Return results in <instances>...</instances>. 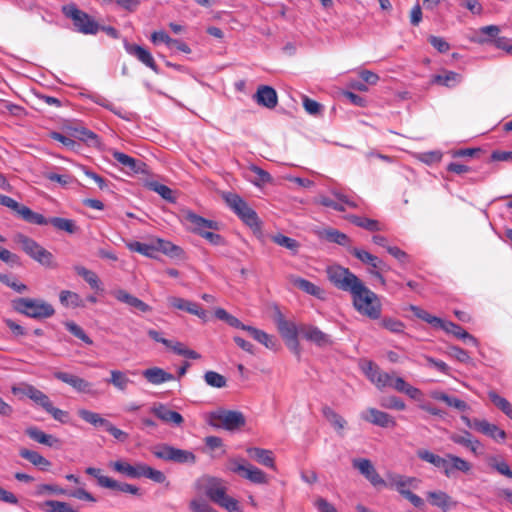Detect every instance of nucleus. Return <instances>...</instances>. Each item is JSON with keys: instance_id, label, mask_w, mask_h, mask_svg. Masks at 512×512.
Masks as SVG:
<instances>
[{"instance_id": "obj_1", "label": "nucleus", "mask_w": 512, "mask_h": 512, "mask_svg": "<svg viewBox=\"0 0 512 512\" xmlns=\"http://www.w3.org/2000/svg\"><path fill=\"white\" fill-rule=\"evenodd\" d=\"M205 495L216 505L228 512H242L239 502L227 494L225 482L217 477L204 476L199 480Z\"/></svg>"}, {"instance_id": "obj_2", "label": "nucleus", "mask_w": 512, "mask_h": 512, "mask_svg": "<svg viewBox=\"0 0 512 512\" xmlns=\"http://www.w3.org/2000/svg\"><path fill=\"white\" fill-rule=\"evenodd\" d=\"M354 309L362 316L377 320L382 314V303L379 296L362 282L352 293Z\"/></svg>"}, {"instance_id": "obj_3", "label": "nucleus", "mask_w": 512, "mask_h": 512, "mask_svg": "<svg viewBox=\"0 0 512 512\" xmlns=\"http://www.w3.org/2000/svg\"><path fill=\"white\" fill-rule=\"evenodd\" d=\"M12 307L16 312L36 320L48 319L55 314L53 305L40 298H16L12 300Z\"/></svg>"}, {"instance_id": "obj_4", "label": "nucleus", "mask_w": 512, "mask_h": 512, "mask_svg": "<svg viewBox=\"0 0 512 512\" xmlns=\"http://www.w3.org/2000/svg\"><path fill=\"white\" fill-rule=\"evenodd\" d=\"M109 466L119 474L132 479L145 477L156 483H163L166 479L161 471L141 463L133 465L126 460H117L110 462Z\"/></svg>"}, {"instance_id": "obj_5", "label": "nucleus", "mask_w": 512, "mask_h": 512, "mask_svg": "<svg viewBox=\"0 0 512 512\" xmlns=\"http://www.w3.org/2000/svg\"><path fill=\"white\" fill-rule=\"evenodd\" d=\"M207 422L215 428L236 431L245 426L246 419L240 411L219 408L208 414Z\"/></svg>"}, {"instance_id": "obj_6", "label": "nucleus", "mask_w": 512, "mask_h": 512, "mask_svg": "<svg viewBox=\"0 0 512 512\" xmlns=\"http://www.w3.org/2000/svg\"><path fill=\"white\" fill-rule=\"evenodd\" d=\"M328 280L339 290L350 294L362 283V281L348 268L333 264L326 269Z\"/></svg>"}, {"instance_id": "obj_7", "label": "nucleus", "mask_w": 512, "mask_h": 512, "mask_svg": "<svg viewBox=\"0 0 512 512\" xmlns=\"http://www.w3.org/2000/svg\"><path fill=\"white\" fill-rule=\"evenodd\" d=\"M14 241L21 246L23 251L32 259L47 267H55L54 257L51 252L42 247L34 239L18 233L14 237Z\"/></svg>"}, {"instance_id": "obj_8", "label": "nucleus", "mask_w": 512, "mask_h": 512, "mask_svg": "<svg viewBox=\"0 0 512 512\" xmlns=\"http://www.w3.org/2000/svg\"><path fill=\"white\" fill-rule=\"evenodd\" d=\"M63 14L73 21L76 30L82 34H96L100 25L86 12L77 8L75 4H68L62 8Z\"/></svg>"}, {"instance_id": "obj_9", "label": "nucleus", "mask_w": 512, "mask_h": 512, "mask_svg": "<svg viewBox=\"0 0 512 512\" xmlns=\"http://www.w3.org/2000/svg\"><path fill=\"white\" fill-rule=\"evenodd\" d=\"M274 321L278 332L285 341L287 347L296 355L300 354V345L298 341L299 327L292 322L285 319L281 311L277 310L274 315Z\"/></svg>"}, {"instance_id": "obj_10", "label": "nucleus", "mask_w": 512, "mask_h": 512, "mask_svg": "<svg viewBox=\"0 0 512 512\" xmlns=\"http://www.w3.org/2000/svg\"><path fill=\"white\" fill-rule=\"evenodd\" d=\"M226 468L234 473H237L241 477L256 483V484H265L267 483L266 475L257 467L248 463L245 459L233 458L230 459Z\"/></svg>"}, {"instance_id": "obj_11", "label": "nucleus", "mask_w": 512, "mask_h": 512, "mask_svg": "<svg viewBox=\"0 0 512 512\" xmlns=\"http://www.w3.org/2000/svg\"><path fill=\"white\" fill-rule=\"evenodd\" d=\"M228 206L250 227H258L256 212L237 194L228 193L225 196Z\"/></svg>"}, {"instance_id": "obj_12", "label": "nucleus", "mask_w": 512, "mask_h": 512, "mask_svg": "<svg viewBox=\"0 0 512 512\" xmlns=\"http://www.w3.org/2000/svg\"><path fill=\"white\" fill-rule=\"evenodd\" d=\"M0 204L15 212L28 223L36 225H44L46 223V218L42 214L32 211L29 207L18 203L9 196L0 194Z\"/></svg>"}, {"instance_id": "obj_13", "label": "nucleus", "mask_w": 512, "mask_h": 512, "mask_svg": "<svg viewBox=\"0 0 512 512\" xmlns=\"http://www.w3.org/2000/svg\"><path fill=\"white\" fill-rule=\"evenodd\" d=\"M353 467L356 468L375 488H384L388 483L376 471L368 459H354Z\"/></svg>"}, {"instance_id": "obj_14", "label": "nucleus", "mask_w": 512, "mask_h": 512, "mask_svg": "<svg viewBox=\"0 0 512 512\" xmlns=\"http://www.w3.org/2000/svg\"><path fill=\"white\" fill-rule=\"evenodd\" d=\"M53 377L68 384L79 393L94 394L93 384L77 375L62 371L53 372Z\"/></svg>"}, {"instance_id": "obj_15", "label": "nucleus", "mask_w": 512, "mask_h": 512, "mask_svg": "<svg viewBox=\"0 0 512 512\" xmlns=\"http://www.w3.org/2000/svg\"><path fill=\"white\" fill-rule=\"evenodd\" d=\"M299 332L304 339L314 343L318 347H326L332 344L331 336L314 325L301 324L299 326Z\"/></svg>"}, {"instance_id": "obj_16", "label": "nucleus", "mask_w": 512, "mask_h": 512, "mask_svg": "<svg viewBox=\"0 0 512 512\" xmlns=\"http://www.w3.org/2000/svg\"><path fill=\"white\" fill-rule=\"evenodd\" d=\"M184 219L189 229L200 236H203L208 230H218L219 228L217 222L205 219L193 212H187Z\"/></svg>"}, {"instance_id": "obj_17", "label": "nucleus", "mask_w": 512, "mask_h": 512, "mask_svg": "<svg viewBox=\"0 0 512 512\" xmlns=\"http://www.w3.org/2000/svg\"><path fill=\"white\" fill-rule=\"evenodd\" d=\"M12 392L14 394H23L30 398L35 404L42 407L45 411L50 408L52 404L50 398L32 385H24L23 387H13Z\"/></svg>"}, {"instance_id": "obj_18", "label": "nucleus", "mask_w": 512, "mask_h": 512, "mask_svg": "<svg viewBox=\"0 0 512 512\" xmlns=\"http://www.w3.org/2000/svg\"><path fill=\"white\" fill-rule=\"evenodd\" d=\"M155 456L165 461L180 464H193L195 462V456L190 450H156Z\"/></svg>"}, {"instance_id": "obj_19", "label": "nucleus", "mask_w": 512, "mask_h": 512, "mask_svg": "<svg viewBox=\"0 0 512 512\" xmlns=\"http://www.w3.org/2000/svg\"><path fill=\"white\" fill-rule=\"evenodd\" d=\"M361 419L383 428H389L395 425V421L392 416L375 408H368L361 412Z\"/></svg>"}, {"instance_id": "obj_20", "label": "nucleus", "mask_w": 512, "mask_h": 512, "mask_svg": "<svg viewBox=\"0 0 512 512\" xmlns=\"http://www.w3.org/2000/svg\"><path fill=\"white\" fill-rule=\"evenodd\" d=\"M124 48L128 54L136 57L140 62L152 69L155 73L159 72L158 66L155 63L152 54L147 49L140 45L130 44L128 42H125Z\"/></svg>"}, {"instance_id": "obj_21", "label": "nucleus", "mask_w": 512, "mask_h": 512, "mask_svg": "<svg viewBox=\"0 0 512 512\" xmlns=\"http://www.w3.org/2000/svg\"><path fill=\"white\" fill-rule=\"evenodd\" d=\"M151 410L152 413L164 423L180 426L184 421L180 413L169 409L164 404H155Z\"/></svg>"}, {"instance_id": "obj_22", "label": "nucleus", "mask_w": 512, "mask_h": 512, "mask_svg": "<svg viewBox=\"0 0 512 512\" xmlns=\"http://www.w3.org/2000/svg\"><path fill=\"white\" fill-rule=\"evenodd\" d=\"M385 481L388 483L387 487H395L396 490L402 496H405L406 493L409 492L407 487H411V486L415 487L416 486L415 484L418 483V480L416 478L405 477V476L390 473V472L386 474Z\"/></svg>"}, {"instance_id": "obj_23", "label": "nucleus", "mask_w": 512, "mask_h": 512, "mask_svg": "<svg viewBox=\"0 0 512 512\" xmlns=\"http://www.w3.org/2000/svg\"><path fill=\"white\" fill-rule=\"evenodd\" d=\"M112 295L122 303H125L129 305L130 307H133L143 313L151 311V307L140 300L139 298L131 295L124 289H116L112 291Z\"/></svg>"}, {"instance_id": "obj_24", "label": "nucleus", "mask_w": 512, "mask_h": 512, "mask_svg": "<svg viewBox=\"0 0 512 512\" xmlns=\"http://www.w3.org/2000/svg\"><path fill=\"white\" fill-rule=\"evenodd\" d=\"M438 328L444 330L448 334H452L455 337L468 342L473 346H478V341L474 336L466 332L461 326L451 321H445L441 319V323H439Z\"/></svg>"}, {"instance_id": "obj_25", "label": "nucleus", "mask_w": 512, "mask_h": 512, "mask_svg": "<svg viewBox=\"0 0 512 512\" xmlns=\"http://www.w3.org/2000/svg\"><path fill=\"white\" fill-rule=\"evenodd\" d=\"M255 101L266 108L272 109L278 103L277 93L274 88L266 85L259 86L254 95Z\"/></svg>"}, {"instance_id": "obj_26", "label": "nucleus", "mask_w": 512, "mask_h": 512, "mask_svg": "<svg viewBox=\"0 0 512 512\" xmlns=\"http://www.w3.org/2000/svg\"><path fill=\"white\" fill-rule=\"evenodd\" d=\"M142 376L153 385H160L165 382L173 381L174 375L166 372L160 367H151L142 371Z\"/></svg>"}, {"instance_id": "obj_27", "label": "nucleus", "mask_w": 512, "mask_h": 512, "mask_svg": "<svg viewBox=\"0 0 512 512\" xmlns=\"http://www.w3.org/2000/svg\"><path fill=\"white\" fill-rule=\"evenodd\" d=\"M469 426L495 440H503L505 437V432L502 429L486 420L474 419L472 424L469 423Z\"/></svg>"}, {"instance_id": "obj_28", "label": "nucleus", "mask_w": 512, "mask_h": 512, "mask_svg": "<svg viewBox=\"0 0 512 512\" xmlns=\"http://www.w3.org/2000/svg\"><path fill=\"white\" fill-rule=\"evenodd\" d=\"M427 499L431 505L440 508L443 512H448L456 505L452 498L443 491L428 492Z\"/></svg>"}, {"instance_id": "obj_29", "label": "nucleus", "mask_w": 512, "mask_h": 512, "mask_svg": "<svg viewBox=\"0 0 512 512\" xmlns=\"http://www.w3.org/2000/svg\"><path fill=\"white\" fill-rule=\"evenodd\" d=\"M318 236L321 239L329 241L331 243H336L343 247H348L350 249L351 240L350 238L343 232L334 229V228H324L318 231Z\"/></svg>"}, {"instance_id": "obj_30", "label": "nucleus", "mask_w": 512, "mask_h": 512, "mask_svg": "<svg viewBox=\"0 0 512 512\" xmlns=\"http://www.w3.org/2000/svg\"><path fill=\"white\" fill-rule=\"evenodd\" d=\"M292 284L303 292L314 296L318 299H324L325 292L322 288L315 285L314 283L300 277H293L291 279Z\"/></svg>"}, {"instance_id": "obj_31", "label": "nucleus", "mask_w": 512, "mask_h": 512, "mask_svg": "<svg viewBox=\"0 0 512 512\" xmlns=\"http://www.w3.org/2000/svg\"><path fill=\"white\" fill-rule=\"evenodd\" d=\"M322 414L326 421L333 427V429L338 434H342L347 425V421L329 406H324L322 408Z\"/></svg>"}, {"instance_id": "obj_32", "label": "nucleus", "mask_w": 512, "mask_h": 512, "mask_svg": "<svg viewBox=\"0 0 512 512\" xmlns=\"http://www.w3.org/2000/svg\"><path fill=\"white\" fill-rule=\"evenodd\" d=\"M73 269L77 275L82 277L88 283V285L90 286L91 289H93L95 291L103 290L102 286H101L102 285L101 280L99 279L98 275L94 271L89 270L82 265H75L73 267Z\"/></svg>"}, {"instance_id": "obj_33", "label": "nucleus", "mask_w": 512, "mask_h": 512, "mask_svg": "<svg viewBox=\"0 0 512 512\" xmlns=\"http://www.w3.org/2000/svg\"><path fill=\"white\" fill-rule=\"evenodd\" d=\"M112 156L115 161H117L123 168H126L128 171L138 173L141 171V162L137 161L135 158L119 151H113Z\"/></svg>"}, {"instance_id": "obj_34", "label": "nucleus", "mask_w": 512, "mask_h": 512, "mask_svg": "<svg viewBox=\"0 0 512 512\" xmlns=\"http://www.w3.org/2000/svg\"><path fill=\"white\" fill-rule=\"evenodd\" d=\"M248 333L254 340L261 343L266 348L270 350H275L277 348V341L275 338L267 334L265 331L252 326L251 328H248Z\"/></svg>"}, {"instance_id": "obj_35", "label": "nucleus", "mask_w": 512, "mask_h": 512, "mask_svg": "<svg viewBox=\"0 0 512 512\" xmlns=\"http://www.w3.org/2000/svg\"><path fill=\"white\" fill-rule=\"evenodd\" d=\"M155 245V252H162L170 257H181L183 254V250L177 246L171 243L170 241H166L163 239H155L154 240Z\"/></svg>"}, {"instance_id": "obj_36", "label": "nucleus", "mask_w": 512, "mask_h": 512, "mask_svg": "<svg viewBox=\"0 0 512 512\" xmlns=\"http://www.w3.org/2000/svg\"><path fill=\"white\" fill-rule=\"evenodd\" d=\"M347 220L354 225L361 227L367 231L375 232L380 231L382 228L380 223L377 220L369 219L366 217H360L357 215H349L347 216Z\"/></svg>"}, {"instance_id": "obj_37", "label": "nucleus", "mask_w": 512, "mask_h": 512, "mask_svg": "<svg viewBox=\"0 0 512 512\" xmlns=\"http://www.w3.org/2000/svg\"><path fill=\"white\" fill-rule=\"evenodd\" d=\"M21 456L41 470H48L50 462L38 453L37 450H21Z\"/></svg>"}, {"instance_id": "obj_38", "label": "nucleus", "mask_w": 512, "mask_h": 512, "mask_svg": "<svg viewBox=\"0 0 512 512\" xmlns=\"http://www.w3.org/2000/svg\"><path fill=\"white\" fill-rule=\"evenodd\" d=\"M461 81V75L453 71H445L443 74L434 75L432 83L446 87H454Z\"/></svg>"}, {"instance_id": "obj_39", "label": "nucleus", "mask_w": 512, "mask_h": 512, "mask_svg": "<svg viewBox=\"0 0 512 512\" xmlns=\"http://www.w3.org/2000/svg\"><path fill=\"white\" fill-rule=\"evenodd\" d=\"M26 434L33 439L34 441L38 442L39 444L46 445V446H53L56 443V439L50 435L46 434L42 430L36 428V427H29L26 429Z\"/></svg>"}, {"instance_id": "obj_40", "label": "nucleus", "mask_w": 512, "mask_h": 512, "mask_svg": "<svg viewBox=\"0 0 512 512\" xmlns=\"http://www.w3.org/2000/svg\"><path fill=\"white\" fill-rule=\"evenodd\" d=\"M59 301L65 307L77 308L83 307L84 303L80 295L69 290H62L59 294Z\"/></svg>"}, {"instance_id": "obj_41", "label": "nucleus", "mask_w": 512, "mask_h": 512, "mask_svg": "<svg viewBox=\"0 0 512 512\" xmlns=\"http://www.w3.org/2000/svg\"><path fill=\"white\" fill-rule=\"evenodd\" d=\"M251 458L259 464L275 469V457L272 450H250Z\"/></svg>"}, {"instance_id": "obj_42", "label": "nucleus", "mask_w": 512, "mask_h": 512, "mask_svg": "<svg viewBox=\"0 0 512 512\" xmlns=\"http://www.w3.org/2000/svg\"><path fill=\"white\" fill-rule=\"evenodd\" d=\"M47 224H51L56 229L65 231L69 234H74L78 229L73 220L61 218V217H53L50 219L46 218V223L44 225H47Z\"/></svg>"}, {"instance_id": "obj_43", "label": "nucleus", "mask_w": 512, "mask_h": 512, "mask_svg": "<svg viewBox=\"0 0 512 512\" xmlns=\"http://www.w3.org/2000/svg\"><path fill=\"white\" fill-rule=\"evenodd\" d=\"M108 382L122 392L126 391L128 385L132 383V381L127 377L126 373L120 370H111L110 379Z\"/></svg>"}, {"instance_id": "obj_44", "label": "nucleus", "mask_w": 512, "mask_h": 512, "mask_svg": "<svg viewBox=\"0 0 512 512\" xmlns=\"http://www.w3.org/2000/svg\"><path fill=\"white\" fill-rule=\"evenodd\" d=\"M79 417L85 422L93 425L94 427L103 428L107 425L108 420L101 417L100 414L96 412H92L86 409H81L78 411Z\"/></svg>"}, {"instance_id": "obj_45", "label": "nucleus", "mask_w": 512, "mask_h": 512, "mask_svg": "<svg viewBox=\"0 0 512 512\" xmlns=\"http://www.w3.org/2000/svg\"><path fill=\"white\" fill-rule=\"evenodd\" d=\"M105 488L123 493H129L132 495L139 494V488L135 485L128 483H121L114 479H104Z\"/></svg>"}, {"instance_id": "obj_46", "label": "nucleus", "mask_w": 512, "mask_h": 512, "mask_svg": "<svg viewBox=\"0 0 512 512\" xmlns=\"http://www.w3.org/2000/svg\"><path fill=\"white\" fill-rule=\"evenodd\" d=\"M129 250L138 252L144 256L154 258L156 257L154 240L150 243H142L138 241L130 242L127 244Z\"/></svg>"}, {"instance_id": "obj_47", "label": "nucleus", "mask_w": 512, "mask_h": 512, "mask_svg": "<svg viewBox=\"0 0 512 512\" xmlns=\"http://www.w3.org/2000/svg\"><path fill=\"white\" fill-rule=\"evenodd\" d=\"M491 402L499 408L506 416L512 419V404L505 398L498 395L496 392L491 391L488 393Z\"/></svg>"}, {"instance_id": "obj_48", "label": "nucleus", "mask_w": 512, "mask_h": 512, "mask_svg": "<svg viewBox=\"0 0 512 512\" xmlns=\"http://www.w3.org/2000/svg\"><path fill=\"white\" fill-rule=\"evenodd\" d=\"M66 329L78 339L82 340L87 345H92V339L85 333V331L75 322L67 321L64 323Z\"/></svg>"}, {"instance_id": "obj_49", "label": "nucleus", "mask_w": 512, "mask_h": 512, "mask_svg": "<svg viewBox=\"0 0 512 512\" xmlns=\"http://www.w3.org/2000/svg\"><path fill=\"white\" fill-rule=\"evenodd\" d=\"M204 380L207 385L215 388H223L227 384L226 378L215 371H207L204 374Z\"/></svg>"}, {"instance_id": "obj_50", "label": "nucleus", "mask_w": 512, "mask_h": 512, "mask_svg": "<svg viewBox=\"0 0 512 512\" xmlns=\"http://www.w3.org/2000/svg\"><path fill=\"white\" fill-rule=\"evenodd\" d=\"M272 240L274 243L278 244L279 246L285 247L286 249L292 251L293 253H296L300 246L295 239L287 237L282 234H277L273 236Z\"/></svg>"}, {"instance_id": "obj_51", "label": "nucleus", "mask_w": 512, "mask_h": 512, "mask_svg": "<svg viewBox=\"0 0 512 512\" xmlns=\"http://www.w3.org/2000/svg\"><path fill=\"white\" fill-rule=\"evenodd\" d=\"M468 469L469 465L466 461L458 457L448 456L447 469L445 471L447 476H450L454 470L467 471Z\"/></svg>"}, {"instance_id": "obj_52", "label": "nucleus", "mask_w": 512, "mask_h": 512, "mask_svg": "<svg viewBox=\"0 0 512 512\" xmlns=\"http://www.w3.org/2000/svg\"><path fill=\"white\" fill-rule=\"evenodd\" d=\"M410 309L416 317L431 324L435 328H438L439 323H441V318L431 315L430 313L421 309L420 307L411 306Z\"/></svg>"}, {"instance_id": "obj_53", "label": "nucleus", "mask_w": 512, "mask_h": 512, "mask_svg": "<svg viewBox=\"0 0 512 512\" xmlns=\"http://www.w3.org/2000/svg\"><path fill=\"white\" fill-rule=\"evenodd\" d=\"M314 203L325 206V207L332 208L339 212L345 211V207L342 203L337 202L336 199L335 200L331 199L330 197H328L326 195H319L318 197H316L314 199Z\"/></svg>"}, {"instance_id": "obj_54", "label": "nucleus", "mask_w": 512, "mask_h": 512, "mask_svg": "<svg viewBox=\"0 0 512 512\" xmlns=\"http://www.w3.org/2000/svg\"><path fill=\"white\" fill-rule=\"evenodd\" d=\"M331 195L336 199L337 202H340L344 205L345 209L348 208H357L358 202L354 198L344 194L343 192L332 189L330 191Z\"/></svg>"}, {"instance_id": "obj_55", "label": "nucleus", "mask_w": 512, "mask_h": 512, "mask_svg": "<svg viewBox=\"0 0 512 512\" xmlns=\"http://www.w3.org/2000/svg\"><path fill=\"white\" fill-rule=\"evenodd\" d=\"M393 376L389 373L383 372L380 369L377 371L371 382L375 384L379 389H383L389 385H392Z\"/></svg>"}, {"instance_id": "obj_56", "label": "nucleus", "mask_w": 512, "mask_h": 512, "mask_svg": "<svg viewBox=\"0 0 512 512\" xmlns=\"http://www.w3.org/2000/svg\"><path fill=\"white\" fill-rule=\"evenodd\" d=\"M380 405L387 409H395L398 411H402L406 408L405 403L396 396H389L383 398L380 402Z\"/></svg>"}, {"instance_id": "obj_57", "label": "nucleus", "mask_w": 512, "mask_h": 512, "mask_svg": "<svg viewBox=\"0 0 512 512\" xmlns=\"http://www.w3.org/2000/svg\"><path fill=\"white\" fill-rule=\"evenodd\" d=\"M45 505L48 507V512H79L66 502L49 500Z\"/></svg>"}, {"instance_id": "obj_58", "label": "nucleus", "mask_w": 512, "mask_h": 512, "mask_svg": "<svg viewBox=\"0 0 512 512\" xmlns=\"http://www.w3.org/2000/svg\"><path fill=\"white\" fill-rule=\"evenodd\" d=\"M189 507L192 512H218L206 500L201 498L193 499Z\"/></svg>"}, {"instance_id": "obj_59", "label": "nucleus", "mask_w": 512, "mask_h": 512, "mask_svg": "<svg viewBox=\"0 0 512 512\" xmlns=\"http://www.w3.org/2000/svg\"><path fill=\"white\" fill-rule=\"evenodd\" d=\"M368 268L369 274H371L373 277H375L381 285H386V280L382 274H380V268L383 267V261L376 257L375 262H371Z\"/></svg>"}, {"instance_id": "obj_60", "label": "nucleus", "mask_w": 512, "mask_h": 512, "mask_svg": "<svg viewBox=\"0 0 512 512\" xmlns=\"http://www.w3.org/2000/svg\"><path fill=\"white\" fill-rule=\"evenodd\" d=\"M380 325L393 333H402L404 330V324L394 318H384Z\"/></svg>"}, {"instance_id": "obj_61", "label": "nucleus", "mask_w": 512, "mask_h": 512, "mask_svg": "<svg viewBox=\"0 0 512 512\" xmlns=\"http://www.w3.org/2000/svg\"><path fill=\"white\" fill-rule=\"evenodd\" d=\"M349 251L362 263L369 265L371 262L376 261L375 255H372L366 250L359 249V248H350Z\"/></svg>"}, {"instance_id": "obj_62", "label": "nucleus", "mask_w": 512, "mask_h": 512, "mask_svg": "<svg viewBox=\"0 0 512 512\" xmlns=\"http://www.w3.org/2000/svg\"><path fill=\"white\" fill-rule=\"evenodd\" d=\"M448 355L457 359L461 363H468L471 360L469 354L458 346H450L448 348Z\"/></svg>"}, {"instance_id": "obj_63", "label": "nucleus", "mask_w": 512, "mask_h": 512, "mask_svg": "<svg viewBox=\"0 0 512 512\" xmlns=\"http://www.w3.org/2000/svg\"><path fill=\"white\" fill-rule=\"evenodd\" d=\"M184 311L192 315H196L197 317L203 320H206L207 318V312L204 309H202L199 306V304L192 301L187 300L186 306L184 307Z\"/></svg>"}, {"instance_id": "obj_64", "label": "nucleus", "mask_w": 512, "mask_h": 512, "mask_svg": "<svg viewBox=\"0 0 512 512\" xmlns=\"http://www.w3.org/2000/svg\"><path fill=\"white\" fill-rule=\"evenodd\" d=\"M429 43L440 53H445L450 49L449 43L442 37L430 36Z\"/></svg>"}]
</instances>
